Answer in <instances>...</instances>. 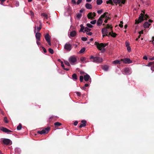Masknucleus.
Instances as JSON below:
<instances>
[{"mask_svg":"<svg viewBox=\"0 0 154 154\" xmlns=\"http://www.w3.org/2000/svg\"><path fill=\"white\" fill-rule=\"evenodd\" d=\"M104 18H105L107 19H110L108 13L105 12L104 13L103 15L101 16L97 22V24L98 26L101 25L103 22V19H104Z\"/></svg>","mask_w":154,"mask_h":154,"instance_id":"f257e3e1","label":"nucleus"},{"mask_svg":"<svg viewBox=\"0 0 154 154\" xmlns=\"http://www.w3.org/2000/svg\"><path fill=\"white\" fill-rule=\"evenodd\" d=\"M107 44L100 43H97L96 44L97 47V48L100 50L102 52H103L105 51L104 48L107 46Z\"/></svg>","mask_w":154,"mask_h":154,"instance_id":"f03ea898","label":"nucleus"},{"mask_svg":"<svg viewBox=\"0 0 154 154\" xmlns=\"http://www.w3.org/2000/svg\"><path fill=\"white\" fill-rule=\"evenodd\" d=\"M90 59L91 60H93V62L96 63H100L103 61V59L102 58L97 57H94L92 56L91 57Z\"/></svg>","mask_w":154,"mask_h":154,"instance_id":"7ed1b4c3","label":"nucleus"},{"mask_svg":"<svg viewBox=\"0 0 154 154\" xmlns=\"http://www.w3.org/2000/svg\"><path fill=\"white\" fill-rule=\"evenodd\" d=\"M68 60L70 63L72 65L75 64L77 61L76 57L75 56L70 57L69 58Z\"/></svg>","mask_w":154,"mask_h":154,"instance_id":"20e7f679","label":"nucleus"},{"mask_svg":"<svg viewBox=\"0 0 154 154\" xmlns=\"http://www.w3.org/2000/svg\"><path fill=\"white\" fill-rule=\"evenodd\" d=\"M153 22V20L151 19H149L148 21L144 23L143 24V27L145 28H148L150 26L151 23Z\"/></svg>","mask_w":154,"mask_h":154,"instance_id":"39448f33","label":"nucleus"},{"mask_svg":"<svg viewBox=\"0 0 154 154\" xmlns=\"http://www.w3.org/2000/svg\"><path fill=\"white\" fill-rule=\"evenodd\" d=\"M50 130L49 127H48L45 129H43L41 131H38V133L40 134L47 133Z\"/></svg>","mask_w":154,"mask_h":154,"instance_id":"423d86ee","label":"nucleus"},{"mask_svg":"<svg viewBox=\"0 0 154 154\" xmlns=\"http://www.w3.org/2000/svg\"><path fill=\"white\" fill-rule=\"evenodd\" d=\"M36 27L35 26V30H34V32L35 33V38H36L37 41H40L41 39V34L39 32H36Z\"/></svg>","mask_w":154,"mask_h":154,"instance_id":"0eeeda50","label":"nucleus"},{"mask_svg":"<svg viewBox=\"0 0 154 154\" xmlns=\"http://www.w3.org/2000/svg\"><path fill=\"white\" fill-rule=\"evenodd\" d=\"M101 32L102 34L103 35V37L107 35L108 33V32L106 29L105 28H103L102 29Z\"/></svg>","mask_w":154,"mask_h":154,"instance_id":"6e6552de","label":"nucleus"},{"mask_svg":"<svg viewBox=\"0 0 154 154\" xmlns=\"http://www.w3.org/2000/svg\"><path fill=\"white\" fill-rule=\"evenodd\" d=\"M124 72L126 75H129L132 73L131 69L129 68H126L124 69Z\"/></svg>","mask_w":154,"mask_h":154,"instance_id":"1a4fd4ad","label":"nucleus"},{"mask_svg":"<svg viewBox=\"0 0 154 154\" xmlns=\"http://www.w3.org/2000/svg\"><path fill=\"white\" fill-rule=\"evenodd\" d=\"M121 61H123V62L125 63L129 64L131 63L132 62V61L128 58H125L122 59Z\"/></svg>","mask_w":154,"mask_h":154,"instance_id":"9d476101","label":"nucleus"},{"mask_svg":"<svg viewBox=\"0 0 154 154\" xmlns=\"http://www.w3.org/2000/svg\"><path fill=\"white\" fill-rule=\"evenodd\" d=\"M64 48L67 51H69L71 50L72 46L70 44L68 43H66L64 46Z\"/></svg>","mask_w":154,"mask_h":154,"instance_id":"9b49d317","label":"nucleus"},{"mask_svg":"<svg viewBox=\"0 0 154 154\" xmlns=\"http://www.w3.org/2000/svg\"><path fill=\"white\" fill-rule=\"evenodd\" d=\"M113 1L114 3L119 4H124L125 3V0H113Z\"/></svg>","mask_w":154,"mask_h":154,"instance_id":"f8f14e48","label":"nucleus"},{"mask_svg":"<svg viewBox=\"0 0 154 154\" xmlns=\"http://www.w3.org/2000/svg\"><path fill=\"white\" fill-rule=\"evenodd\" d=\"M3 142L4 144L6 145L10 144L11 143V141L10 140L6 138H5L3 140Z\"/></svg>","mask_w":154,"mask_h":154,"instance_id":"ddd939ff","label":"nucleus"},{"mask_svg":"<svg viewBox=\"0 0 154 154\" xmlns=\"http://www.w3.org/2000/svg\"><path fill=\"white\" fill-rule=\"evenodd\" d=\"M125 46L127 48L128 51L130 52L131 51V47L130 46L129 42L128 41H126L125 43Z\"/></svg>","mask_w":154,"mask_h":154,"instance_id":"4468645a","label":"nucleus"},{"mask_svg":"<svg viewBox=\"0 0 154 154\" xmlns=\"http://www.w3.org/2000/svg\"><path fill=\"white\" fill-rule=\"evenodd\" d=\"M1 130L3 132L7 133V134L9 133L10 132H12L11 131L3 127H1Z\"/></svg>","mask_w":154,"mask_h":154,"instance_id":"2eb2a0df","label":"nucleus"},{"mask_svg":"<svg viewBox=\"0 0 154 154\" xmlns=\"http://www.w3.org/2000/svg\"><path fill=\"white\" fill-rule=\"evenodd\" d=\"M96 16V13L94 12L93 13H89L88 15V18L89 19L93 18L94 17Z\"/></svg>","mask_w":154,"mask_h":154,"instance_id":"dca6fc26","label":"nucleus"},{"mask_svg":"<svg viewBox=\"0 0 154 154\" xmlns=\"http://www.w3.org/2000/svg\"><path fill=\"white\" fill-rule=\"evenodd\" d=\"M142 12H143V13H141V16H140L139 18V20L140 21V22H141L143 20L144 15L145 14L144 11H142Z\"/></svg>","mask_w":154,"mask_h":154,"instance_id":"f3484780","label":"nucleus"},{"mask_svg":"<svg viewBox=\"0 0 154 154\" xmlns=\"http://www.w3.org/2000/svg\"><path fill=\"white\" fill-rule=\"evenodd\" d=\"M44 36L47 42L51 40L50 37L48 33L46 34Z\"/></svg>","mask_w":154,"mask_h":154,"instance_id":"a211bd4d","label":"nucleus"},{"mask_svg":"<svg viewBox=\"0 0 154 154\" xmlns=\"http://www.w3.org/2000/svg\"><path fill=\"white\" fill-rule=\"evenodd\" d=\"M82 124L79 125V128H81L86 125V121L85 120H82Z\"/></svg>","mask_w":154,"mask_h":154,"instance_id":"6ab92c4d","label":"nucleus"},{"mask_svg":"<svg viewBox=\"0 0 154 154\" xmlns=\"http://www.w3.org/2000/svg\"><path fill=\"white\" fill-rule=\"evenodd\" d=\"M85 6L86 8L88 9H91L92 8L91 5L88 3H86Z\"/></svg>","mask_w":154,"mask_h":154,"instance_id":"aec40b11","label":"nucleus"},{"mask_svg":"<svg viewBox=\"0 0 154 154\" xmlns=\"http://www.w3.org/2000/svg\"><path fill=\"white\" fill-rule=\"evenodd\" d=\"M76 34V32L75 31L73 30L71 32L70 35L71 37H74Z\"/></svg>","mask_w":154,"mask_h":154,"instance_id":"412c9836","label":"nucleus"},{"mask_svg":"<svg viewBox=\"0 0 154 154\" xmlns=\"http://www.w3.org/2000/svg\"><path fill=\"white\" fill-rule=\"evenodd\" d=\"M90 78V76L87 74H86V75H84V79L85 80V81H88L89 79Z\"/></svg>","mask_w":154,"mask_h":154,"instance_id":"4be33fe9","label":"nucleus"},{"mask_svg":"<svg viewBox=\"0 0 154 154\" xmlns=\"http://www.w3.org/2000/svg\"><path fill=\"white\" fill-rule=\"evenodd\" d=\"M15 152L18 154H20L21 152V150L19 148H16L15 149Z\"/></svg>","mask_w":154,"mask_h":154,"instance_id":"5701e85b","label":"nucleus"},{"mask_svg":"<svg viewBox=\"0 0 154 154\" xmlns=\"http://www.w3.org/2000/svg\"><path fill=\"white\" fill-rule=\"evenodd\" d=\"M109 35H111L113 37H115L116 36V34L115 32H113L112 31L109 32Z\"/></svg>","mask_w":154,"mask_h":154,"instance_id":"b1692460","label":"nucleus"},{"mask_svg":"<svg viewBox=\"0 0 154 154\" xmlns=\"http://www.w3.org/2000/svg\"><path fill=\"white\" fill-rule=\"evenodd\" d=\"M80 27H81L80 32H85L84 31V29L85 30V28H84V27L83 26V25L82 24H81L80 25Z\"/></svg>","mask_w":154,"mask_h":154,"instance_id":"393cba45","label":"nucleus"},{"mask_svg":"<svg viewBox=\"0 0 154 154\" xmlns=\"http://www.w3.org/2000/svg\"><path fill=\"white\" fill-rule=\"evenodd\" d=\"M41 16H42L43 17H45V19L47 20H48V15L46 14L45 13H42L41 14Z\"/></svg>","mask_w":154,"mask_h":154,"instance_id":"a878e982","label":"nucleus"},{"mask_svg":"<svg viewBox=\"0 0 154 154\" xmlns=\"http://www.w3.org/2000/svg\"><path fill=\"white\" fill-rule=\"evenodd\" d=\"M82 15L81 13H79L77 14L76 18L77 19L79 20L82 17Z\"/></svg>","mask_w":154,"mask_h":154,"instance_id":"bb28decb","label":"nucleus"},{"mask_svg":"<svg viewBox=\"0 0 154 154\" xmlns=\"http://www.w3.org/2000/svg\"><path fill=\"white\" fill-rule=\"evenodd\" d=\"M109 69V66L107 65L104 66L103 68V69L106 71H108Z\"/></svg>","mask_w":154,"mask_h":154,"instance_id":"cd10ccee","label":"nucleus"},{"mask_svg":"<svg viewBox=\"0 0 154 154\" xmlns=\"http://www.w3.org/2000/svg\"><path fill=\"white\" fill-rule=\"evenodd\" d=\"M72 77L73 79L74 80H76L77 79V75H76V74L75 73L73 74L72 75Z\"/></svg>","mask_w":154,"mask_h":154,"instance_id":"c85d7f7f","label":"nucleus"},{"mask_svg":"<svg viewBox=\"0 0 154 154\" xmlns=\"http://www.w3.org/2000/svg\"><path fill=\"white\" fill-rule=\"evenodd\" d=\"M96 2L97 5H100L103 3V1L102 0H97Z\"/></svg>","mask_w":154,"mask_h":154,"instance_id":"c756f323","label":"nucleus"},{"mask_svg":"<svg viewBox=\"0 0 154 154\" xmlns=\"http://www.w3.org/2000/svg\"><path fill=\"white\" fill-rule=\"evenodd\" d=\"M85 50V48H82L79 52V54H82L83 53Z\"/></svg>","mask_w":154,"mask_h":154,"instance_id":"7c9ffc66","label":"nucleus"},{"mask_svg":"<svg viewBox=\"0 0 154 154\" xmlns=\"http://www.w3.org/2000/svg\"><path fill=\"white\" fill-rule=\"evenodd\" d=\"M91 30V29H89L87 27H86L85 28L84 32H86V33H87V32H88L90 31Z\"/></svg>","mask_w":154,"mask_h":154,"instance_id":"2f4dec72","label":"nucleus"},{"mask_svg":"<svg viewBox=\"0 0 154 154\" xmlns=\"http://www.w3.org/2000/svg\"><path fill=\"white\" fill-rule=\"evenodd\" d=\"M86 60V58L85 57H82L80 58L81 61L83 63H84L86 62L85 60Z\"/></svg>","mask_w":154,"mask_h":154,"instance_id":"473e14b6","label":"nucleus"},{"mask_svg":"<svg viewBox=\"0 0 154 154\" xmlns=\"http://www.w3.org/2000/svg\"><path fill=\"white\" fill-rule=\"evenodd\" d=\"M113 2V0H109L106 2V3L107 4H112Z\"/></svg>","mask_w":154,"mask_h":154,"instance_id":"72a5a7b5","label":"nucleus"},{"mask_svg":"<svg viewBox=\"0 0 154 154\" xmlns=\"http://www.w3.org/2000/svg\"><path fill=\"white\" fill-rule=\"evenodd\" d=\"M120 61L119 60H115L113 61L112 62L114 64H120Z\"/></svg>","mask_w":154,"mask_h":154,"instance_id":"f704fd0d","label":"nucleus"},{"mask_svg":"<svg viewBox=\"0 0 154 154\" xmlns=\"http://www.w3.org/2000/svg\"><path fill=\"white\" fill-rule=\"evenodd\" d=\"M57 117L55 116H52L50 117V118L49 119L48 121L50 122L51 121V119H55V117Z\"/></svg>","mask_w":154,"mask_h":154,"instance_id":"c9c22d12","label":"nucleus"},{"mask_svg":"<svg viewBox=\"0 0 154 154\" xmlns=\"http://www.w3.org/2000/svg\"><path fill=\"white\" fill-rule=\"evenodd\" d=\"M22 128V125L20 124L17 127V130H20Z\"/></svg>","mask_w":154,"mask_h":154,"instance_id":"e433bc0d","label":"nucleus"},{"mask_svg":"<svg viewBox=\"0 0 154 154\" xmlns=\"http://www.w3.org/2000/svg\"><path fill=\"white\" fill-rule=\"evenodd\" d=\"M64 63L65 64L68 66H70V64L69 63H69V62H68L67 61L65 60L64 61Z\"/></svg>","mask_w":154,"mask_h":154,"instance_id":"4c0bfd02","label":"nucleus"},{"mask_svg":"<svg viewBox=\"0 0 154 154\" xmlns=\"http://www.w3.org/2000/svg\"><path fill=\"white\" fill-rule=\"evenodd\" d=\"M48 51L51 54H52L54 53V51L52 49L49 48L48 49Z\"/></svg>","mask_w":154,"mask_h":154,"instance_id":"58836bf2","label":"nucleus"},{"mask_svg":"<svg viewBox=\"0 0 154 154\" xmlns=\"http://www.w3.org/2000/svg\"><path fill=\"white\" fill-rule=\"evenodd\" d=\"M61 125V124L59 122H56L54 123V125L56 126H60Z\"/></svg>","mask_w":154,"mask_h":154,"instance_id":"ea45409f","label":"nucleus"},{"mask_svg":"<svg viewBox=\"0 0 154 154\" xmlns=\"http://www.w3.org/2000/svg\"><path fill=\"white\" fill-rule=\"evenodd\" d=\"M112 28V27L111 26V25L109 24H107L106 26V28L107 29H111Z\"/></svg>","mask_w":154,"mask_h":154,"instance_id":"a19ab883","label":"nucleus"},{"mask_svg":"<svg viewBox=\"0 0 154 154\" xmlns=\"http://www.w3.org/2000/svg\"><path fill=\"white\" fill-rule=\"evenodd\" d=\"M96 23V20H94L91 21L90 22V23L92 24H95Z\"/></svg>","mask_w":154,"mask_h":154,"instance_id":"79ce46f5","label":"nucleus"},{"mask_svg":"<svg viewBox=\"0 0 154 154\" xmlns=\"http://www.w3.org/2000/svg\"><path fill=\"white\" fill-rule=\"evenodd\" d=\"M86 25L89 28H92L93 26L90 23H87Z\"/></svg>","mask_w":154,"mask_h":154,"instance_id":"37998d69","label":"nucleus"},{"mask_svg":"<svg viewBox=\"0 0 154 154\" xmlns=\"http://www.w3.org/2000/svg\"><path fill=\"white\" fill-rule=\"evenodd\" d=\"M81 39L84 41H85L87 40V38L86 37H82L81 38Z\"/></svg>","mask_w":154,"mask_h":154,"instance_id":"c03bdc74","label":"nucleus"},{"mask_svg":"<svg viewBox=\"0 0 154 154\" xmlns=\"http://www.w3.org/2000/svg\"><path fill=\"white\" fill-rule=\"evenodd\" d=\"M83 77L82 76H80L79 78L80 81L81 82H82L83 79Z\"/></svg>","mask_w":154,"mask_h":154,"instance_id":"a18cd8bd","label":"nucleus"},{"mask_svg":"<svg viewBox=\"0 0 154 154\" xmlns=\"http://www.w3.org/2000/svg\"><path fill=\"white\" fill-rule=\"evenodd\" d=\"M86 34L87 35H92V33L91 32H90L89 31V32H87V33H86Z\"/></svg>","mask_w":154,"mask_h":154,"instance_id":"49530a36","label":"nucleus"},{"mask_svg":"<svg viewBox=\"0 0 154 154\" xmlns=\"http://www.w3.org/2000/svg\"><path fill=\"white\" fill-rule=\"evenodd\" d=\"M123 22L122 21H121L120 23L119 24V26L120 27H123Z\"/></svg>","mask_w":154,"mask_h":154,"instance_id":"de8ad7c7","label":"nucleus"},{"mask_svg":"<svg viewBox=\"0 0 154 154\" xmlns=\"http://www.w3.org/2000/svg\"><path fill=\"white\" fill-rule=\"evenodd\" d=\"M61 64V66L63 68L64 67V65L63 63V62L62 61H60Z\"/></svg>","mask_w":154,"mask_h":154,"instance_id":"09e8293b","label":"nucleus"},{"mask_svg":"<svg viewBox=\"0 0 154 154\" xmlns=\"http://www.w3.org/2000/svg\"><path fill=\"white\" fill-rule=\"evenodd\" d=\"M76 93L78 96H80L81 95V93L80 92H76Z\"/></svg>","mask_w":154,"mask_h":154,"instance_id":"8fccbe9b","label":"nucleus"},{"mask_svg":"<svg viewBox=\"0 0 154 154\" xmlns=\"http://www.w3.org/2000/svg\"><path fill=\"white\" fill-rule=\"evenodd\" d=\"M82 1V0H78V1L77 2V5H79L80 3H81Z\"/></svg>","mask_w":154,"mask_h":154,"instance_id":"3c124183","label":"nucleus"},{"mask_svg":"<svg viewBox=\"0 0 154 154\" xmlns=\"http://www.w3.org/2000/svg\"><path fill=\"white\" fill-rule=\"evenodd\" d=\"M4 121L5 123H7L8 122L7 120V118L6 117L4 118Z\"/></svg>","mask_w":154,"mask_h":154,"instance_id":"603ef678","label":"nucleus"},{"mask_svg":"<svg viewBox=\"0 0 154 154\" xmlns=\"http://www.w3.org/2000/svg\"><path fill=\"white\" fill-rule=\"evenodd\" d=\"M151 69L152 71H154V64L151 67Z\"/></svg>","mask_w":154,"mask_h":154,"instance_id":"864d4df0","label":"nucleus"},{"mask_svg":"<svg viewBox=\"0 0 154 154\" xmlns=\"http://www.w3.org/2000/svg\"><path fill=\"white\" fill-rule=\"evenodd\" d=\"M5 0H0L1 2V5H3L4 2L5 1Z\"/></svg>","mask_w":154,"mask_h":154,"instance_id":"5fc2aeb1","label":"nucleus"},{"mask_svg":"<svg viewBox=\"0 0 154 154\" xmlns=\"http://www.w3.org/2000/svg\"><path fill=\"white\" fill-rule=\"evenodd\" d=\"M41 29V26H39V27H37V30L38 32H39Z\"/></svg>","mask_w":154,"mask_h":154,"instance_id":"6e6d98bb","label":"nucleus"},{"mask_svg":"<svg viewBox=\"0 0 154 154\" xmlns=\"http://www.w3.org/2000/svg\"><path fill=\"white\" fill-rule=\"evenodd\" d=\"M153 63V62H149V63L148 65H147V66H150L152 65Z\"/></svg>","mask_w":154,"mask_h":154,"instance_id":"4d7b16f0","label":"nucleus"},{"mask_svg":"<svg viewBox=\"0 0 154 154\" xmlns=\"http://www.w3.org/2000/svg\"><path fill=\"white\" fill-rule=\"evenodd\" d=\"M97 12L98 14H100L102 12V11L101 10H98Z\"/></svg>","mask_w":154,"mask_h":154,"instance_id":"13d9d810","label":"nucleus"},{"mask_svg":"<svg viewBox=\"0 0 154 154\" xmlns=\"http://www.w3.org/2000/svg\"><path fill=\"white\" fill-rule=\"evenodd\" d=\"M42 48L43 49V51H44V53H46V49H45V48L44 47H42Z\"/></svg>","mask_w":154,"mask_h":154,"instance_id":"bf43d9fd","label":"nucleus"},{"mask_svg":"<svg viewBox=\"0 0 154 154\" xmlns=\"http://www.w3.org/2000/svg\"><path fill=\"white\" fill-rule=\"evenodd\" d=\"M39 41L37 40L36 41V43L37 45L39 46V45H41V43L39 42Z\"/></svg>","mask_w":154,"mask_h":154,"instance_id":"052dcab7","label":"nucleus"},{"mask_svg":"<svg viewBox=\"0 0 154 154\" xmlns=\"http://www.w3.org/2000/svg\"><path fill=\"white\" fill-rule=\"evenodd\" d=\"M72 3L73 4H75L76 2L75 0H72L71 1Z\"/></svg>","mask_w":154,"mask_h":154,"instance_id":"680f3d73","label":"nucleus"},{"mask_svg":"<svg viewBox=\"0 0 154 154\" xmlns=\"http://www.w3.org/2000/svg\"><path fill=\"white\" fill-rule=\"evenodd\" d=\"M30 13H31V16L32 17H34V14L33 13V12L32 11H30Z\"/></svg>","mask_w":154,"mask_h":154,"instance_id":"e2e57ef3","label":"nucleus"},{"mask_svg":"<svg viewBox=\"0 0 154 154\" xmlns=\"http://www.w3.org/2000/svg\"><path fill=\"white\" fill-rule=\"evenodd\" d=\"M104 18L105 19V20L104 21V22L105 23H107V21H108V20L109 19H107V18Z\"/></svg>","mask_w":154,"mask_h":154,"instance_id":"0e129e2a","label":"nucleus"},{"mask_svg":"<svg viewBox=\"0 0 154 154\" xmlns=\"http://www.w3.org/2000/svg\"><path fill=\"white\" fill-rule=\"evenodd\" d=\"M143 33V31L142 30L139 32V34L140 35L141 34H142Z\"/></svg>","mask_w":154,"mask_h":154,"instance_id":"69168bd1","label":"nucleus"},{"mask_svg":"<svg viewBox=\"0 0 154 154\" xmlns=\"http://www.w3.org/2000/svg\"><path fill=\"white\" fill-rule=\"evenodd\" d=\"M143 59L145 60H147V56H143Z\"/></svg>","mask_w":154,"mask_h":154,"instance_id":"338daca9","label":"nucleus"},{"mask_svg":"<svg viewBox=\"0 0 154 154\" xmlns=\"http://www.w3.org/2000/svg\"><path fill=\"white\" fill-rule=\"evenodd\" d=\"M78 123V122L77 121H76L74 122V125L76 126L77 125Z\"/></svg>","mask_w":154,"mask_h":154,"instance_id":"774afa93","label":"nucleus"}]
</instances>
